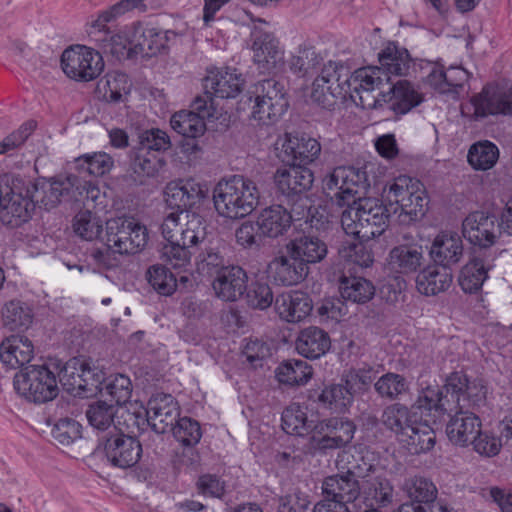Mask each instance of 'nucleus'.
Here are the masks:
<instances>
[{
  "label": "nucleus",
  "mask_w": 512,
  "mask_h": 512,
  "mask_svg": "<svg viewBox=\"0 0 512 512\" xmlns=\"http://www.w3.org/2000/svg\"><path fill=\"white\" fill-rule=\"evenodd\" d=\"M380 73L378 69L360 68L350 74L342 63L328 61L314 79L310 97L326 109L347 99L363 109L372 108L380 102L374 94V87L381 83Z\"/></svg>",
  "instance_id": "f257e3e1"
},
{
  "label": "nucleus",
  "mask_w": 512,
  "mask_h": 512,
  "mask_svg": "<svg viewBox=\"0 0 512 512\" xmlns=\"http://www.w3.org/2000/svg\"><path fill=\"white\" fill-rule=\"evenodd\" d=\"M341 225L346 234L371 240L387 229L389 211L375 198L358 197L342 212Z\"/></svg>",
  "instance_id": "f03ea898"
},
{
  "label": "nucleus",
  "mask_w": 512,
  "mask_h": 512,
  "mask_svg": "<svg viewBox=\"0 0 512 512\" xmlns=\"http://www.w3.org/2000/svg\"><path fill=\"white\" fill-rule=\"evenodd\" d=\"M258 201L259 191L256 184L240 175L219 181L213 190L216 211L220 216L229 219L246 217L256 208Z\"/></svg>",
  "instance_id": "7ed1b4c3"
},
{
  "label": "nucleus",
  "mask_w": 512,
  "mask_h": 512,
  "mask_svg": "<svg viewBox=\"0 0 512 512\" xmlns=\"http://www.w3.org/2000/svg\"><path fill=\"white\" fill-rule=\"evenodd\" d=\"M337 473L326 476L321 483L323 498L343 506L354 503L361 494L363 469L350 452H342L336 460Z\"/></svg>",
  "instance_id": "20e7f679"
},
{
  "label": "nucleus",
  "mask_w": 512,
  "mask_h": 512,
  "mask_svg": "<svg viewBox=\"0 0 512 512\" xmlns=\"http://www.w3.org/2000/svg\"><path fill=\"white\" fill-rule=\"evenodd\" d=\"M147 242L146 226L133 217H117L106 222L108 250L122 255H133L142 251Z\"/></svg>",
  "instance_id": "39448f33"
},
{
  "label": "nucleus",
  "mask_w": 512,
  "mask_h": 512,
  "mask_svg": "<svg viewBox=\"0 0 512 512\" xmlns=\"http://www.w3.org/2000/svg\"><path fill=\"white\" fill-rule=\"evenodd\" d=\"M419 181L410 177L400 176L390 186L388 200L397 204L394 212L400 210L399 221L408 225L424 216L428 203L425 191Z\"/></svg>",
  "instance_id": "423d86ee"
},
{
  "label": "nucleus",
  "mask_w": 512,
  "mask_h": 512,
  "mask_svg": "<svg viewBox=\"0 0 512 512\" xmlns=\"http://www.w3.org/2000/svg\"><path fill=\"white\" fill-rule=\"evenodd\" d=\"M365 173L353 167H337L325 180L324 190L338 206L354 203L367 187Z\"/></svg>",
  "instance_id": "0eeeda50"
},
{
  "label": "nucleus",
  "mask_w": 512,
  "mask_h": 512,
  "mask_svg": "<svg viewBox=\"0 0 512 512\" xmlns=\"http://www.w3.org/2000/svg\"><path fill=\"white\" fill-rule=\"evenodd\" d=\"M132 386H105V392L101 390L103 399L91 403L86 410L88 423L99 431L108 430L114 421L116 407H121L129 402L132 396Z\"/></svg>",
  "instance_id": "6e6552de"
},
{
  "label": "nucleus",
  "mask_w": 512,
  "mask_h": 512,
  "mask_svg": "<svg viewBox=\"0 0 512 512\" xmlns=\"http://www.w3.org/2000/svg\"><path fill=\"white\" fill-rule=\"evenodd\" d=\"M61 64L64 73L76 81L94 80L104 69L101 54L85 46L66 49L61 57Z\"/></svg>",
  "instance_id": "1a4fd4ad"
},
{
  "label": "nucleus",
  "mask_w": 512,
  "mask_h": 512,
  "mask_svg": "<svg viewBox=\"0 0 512 512\" xmlns=\"http://www.w3.org/2000/svg\"><path fill=\"white\" fill-rule=\"evenodd\" d=\"M103 452L107 461L120 469L132 468L138 464L142 453L140 441L113 427L103 438Z\"/></svg>",
  "instance_id": "9d476101"
},
{
  "label": "nucleus",
  "mask_w": 512,
  "mask_h": 512,
  "mask_svg": "<svg viewBox=\"0 0 512 512\" xmlns=\"http://www.w3.org/2000/svg\"><path fill=\"white\" fill-rule=\"evenodd\" d=\"M273 179L277 191L295 201L293 205L298 210L308 208L307 200L303 198V195L311 189L314 182V175L310 168L288 164V167L277 169Z\"/></svg>",
  "instance_id": "9b49d317"
},
{
  "label": "nucleus",
  "mask_w": 512,
  "mask_h": 512,
  "mask_svg": "<svg viewBox=\"0 0 512 512\" xmlns=\"http://www.w3.org/2000/svg\"><path fill=\"white\" fill-rule=\"evenodd\" d=\"M29 188L35 205L39 204L49 210L55 208L62 200L76 198V191L80 189V178L73 174L57 176L31 184Z\"/></svg>",
  "instance_id": "f8f14e48"
},
{
  "label": "nucleus",
  "mask_w": 512,
  "mask_h": 512,
  "mask_svg": "<svg viewBox=\"0 0 512 512\" xmlns=\"http://www.w3.org/2000/svg\"><path fill=\"white\" fill-rule=\"evenodd\" d=\"M35 206L30 188L23 189L20 181L17 184L13 183L9 192L4 195L0 207V221L5 225L17 227L28 221Z\"/></svg>",
  "instance_id": "ddd939ff"
},
{
  "label": "nucleus",
  "mask_w": 512,
  "mask_h": 512,
  "mask_svg": "<svg viewBox=\"0 0 512 512\" xmlns=\"http://www.w3.org/2000/svg\"><path fill=\"white\" fill-rule=\"evenodd\" d=\"M469 107L472 108L475 119L497 114L512 115V86H485L479 94L471 98Z\"/></svg>",
  "instance_id": "4468645a"
},
{
  "label": "nucleus",
  "mask_w": 512,
  "mask_h": 512,
  "mask_svg": "<svg viewBox=\"0 0 512 512\" xmlns=\"http://www.w3.org/2000/svg\"><path fill=\"white\" fill-rule=\"evenodd\" d=\"M180 417V407L171 394H154L147 403L145 419L157 434L170 431Z\"/></svg>",
  "instance_id": "2eb2a0df"
},
{
  "label": "nucleus",
  "mask_w": 512,
  "mask_h": 512,
  "mask_svg": "<svg viewBox=\"0 0 512 512\" xmlns=\"http://www.w3.org/2000/svg\"><path fill=\"white\" fill-rule=\"evenodd\" d=\"M306 266L285 244L283 250L269 262L267 272L277 284L292 286L301 283L309 274Z\"/></svg>",
  "instance_id": "dca6fc26"
},
{
  "label": "nucleus",
  "mask_w": 512,
  "mask_h": 512,
  "mask_svg": "<svg viewBox=\"0 0 512 512\" xmlns=\"http://www.w3.org/2000/svg\"><path fill=\"white\" fill-rule=\"evenodd\" d=\"M501 223L497 224L494 215L475 211L470 213L462 223L463 236L474 245L483 248L492 246L501 233Z\"/></svg>",
  "instance_id": "f3484780"
},
{
  "label": "nucleus",
  "mask_w": 512,
  "mask_h": 512,
  "mask_svg": "<svg viewBox=\"0 0 512 512\" xmlns=\"http://www.w3.org/2000/svg\"><path fill=\"white\" fill-rule=\"evenodd\" d=\"M170 34L174 35L170 31H160L135 23L129 42L132 45V53H135V58H151L164 53L168 48Z\"/></svg>",
  "instance_id": "a211bd4d"
},
{
  "label": "nucleus",
  "mask_w": 512,
  "mask_h": 512,
  "mask_svg": "<svg viewBox=\"0 0 512 512\" xmlns=\"http://www.w3.org/2000/svg\"><path fill=\"white\" fill-rule=\"evenodd\" d=\"M304 217V209L298 210L295 205H293L291 211H288L282 205H272L263 209L258 215V229L260 235L277 238L290 228L293 219L300 220Z\"/></svg>",
  "instance_id": "6ab92c4d"
},
{
  "label": "nucleus",
  "mask_w": 512,
  "mask_h": 512,
  "mask_svg": "<svg viewBox=\"0 0 512 512\" xmlns=\"http://www.w3.org/2000/svg\"><path fill=\"white\" fill-rule=\"evenodd\" d=\"M252 38L254 61L258 67L267 72L279 70L283 65L284 57L278 40L259 26L254 27Z\"/></svg>",
  "instance_id": "aec40b11"
},
{
  "label": "nucleus",
  "mask_w": 512,
  "mask_h": 512,
  "mask_svg": "<svg viewBox=\"0 0 512 512\" xmlns=\"http://www.w3.org/2000/svg\"><path fill=\"white\" fill-rule=\"evenodd\" d=\"M390 85L387 92L380 91L378 95L375 94L376 99L380 102L371 109L387 105L396 114H405L422 102L421 94L407 80H399Z\"/></svg>",
  "instance_id": "412c9836"
},
{
  "label": "nucleus",
  "mask_w": 512,
  "mask_h": 512,
  "mask_svg": "<svg viewBox=\"0 0 512 512\" xmlns=\"http://www.w3.org/2000/svg\"><path fill=\"white\" fill-rule=\"evenodd\" d=\"M425 386L418 395V408L428 412H434L435 418L443 416L451 411L459 400V393L463 391L462 386Z\"/></svg>",
  "instance_id": "4be33fe9"
},
{
  "label": "nucleus",
  "mask_w": 512,
  "mask_h": 512,
  "mask_svg": "<svg viewBox=\"0 0 512 512\" xmlns=\"http://www.w3.org/2000/svg\"><path fill=\"white\" fill-rule=\"evenodd\" d=\"M380 66H369L381 71L379 77L381 83L374 87L381 90L385 85L392 84L391 76H405L410 68V57L408 51L399 49L396 45L389 44L378 54Z\"/></svg>",
  "instance_id": "5701e85b"
},
{
  "label": "nucleus",
  "mask_w": 512,
  "mask_h": 512,
  "mask_svg": "<svg viewBox=\"0 0 512 512\" xmlns=\"http://www.w3.org/2000/svg\"><path fill=\"white\" fill-rule=\"evenodd\" d=\"M284 161L293 166L307 167L314 162L320 152L321 145L311 137L294 136L285 134V141L282 144Z\"/></svg>",
  "instance_id": "b1692460"
},
{
  "label": "nucleus",
  "mask_w": 512,
  "mask_h": 512,
  "mask_svg": "<svg viewBox=\"0 0 512 512\" xmlns=\"http://www.w3.org/2000/svg\"><path fill=\"white\" fill-rule=\"evenodd\" d=\"M247 274L240 266L222 267L213 281L217 297L224 301H236L247 288Z\"/></svg>",
  "instance_id": "393cba45"
},
{
  "label": "nucleus",
  "mask_w": 512,
  "mask_h": 512,
  "mask_svg": "<svg viewBox=\"0 0 512 512\" xmlns=\"http://www.w3.org/2000/svg\"><path fill=\"white\" fill-rule=\"evenodd\" d=\"M481 426V420L476 414L460 410L450 416L445 432L450 442L464 447L472 442Z\"/></svg>",
  "instance_id": "a878e982"
},
{
  "label": "nucleus",
  "mask_w": 512,
  "mask_h": 512,
  "mask_svg": "<svg viewBox=\"0 0 512 512\" xmlns=\"http://www.w3.org/2000/svg\"><path fill=\"white\" fill-rule=\"evenodd\" d=\"M274 304L279 317L291 323L300 322L312 310L309 296L302 291L282 293L276 297Z\"/></svg>",
  "instance_id": "bb28decb"
},
{
  "label": "nucleus",
  "mask_w": 512,
  "mask_h": 512,
  "mask_svg": "<svg viewBox=\"0 0 512 512\" xmlns=\"http://www.w3.org/2000/svg\"><path fill=\"white\" fill-rule=\"evenodd\" d=\"M403 491L414 507L420 506L426 512H433L435 501L438 495L436 485L428 478L414 476L406 479L403 483Z\"/></svg>",
  "instance_id": "cd10ccee"
},
{
  "label": "nucleus",
  "mask_w": 512,
  "mask_h": 512,
  "mask_svg": "<svg viewBox=\"0 0 512 512\" xmlns=\"http://www.w3.org/2000/svg\"><path fill=\"white\" fill-rule=\"evenodd\" d=\"M429 253L435 264L450 269L463 256L462 240L455 233H441L435 237Z\"/></svg>",
  "instance_id": "c85d7f7f"
},
{
  "label": "nucleus",
  "mask_w": 512,
  "mask_h": 512,
  "mask_svg": "<svg viewBox=\"0 0 512 512\" xmlns=\"http://www.w3.org/2000/svg\"><path fill=\"white\" fill-rule=\"evenodd\" d=\"M331 347L329 334L316 326L302 329L296 338L297 352L308 359H318Z\"/></svg>",
  "instance_id": "c756f323"
},
{
  "label": "nucleus",
  "mask_w": 512,
  "mask_h": 512,
  "mask_svg": "<svg viewBox=\"0 0 512 512\" xmlns=\"http://www.w3.org/2000/svg\"><path fill=\"white\" fill-rule=\"evenodd\" d=\"M32 342L25 336L12 335L0 345L1 361L8 367L16 369L29 363L33 358Z\"/></svg>",
  "instance_id": "7c9ffc66"
},
{
  "label": "nucleus",
  "mask_w": 512,
  "mask_h": 512,
  "mask_svg": "<svg viewBox=\"0 0 512 512\" xmlns=\"http://www.w3.org/2000/svg\"><path fill=\"white\" fill-rule=\"evenodd\" d=\"M424 261L421 246L399 245L391 249L388 256V268L390 271L409 275L418 271Z\"/></svg>",
  "instance_id": "2f4dec72"
},
{
  "label": "nucleus",
  "mask_w": 512,
  "mask_h": 512,
  "mask_svg": "<svg viewBox=\"0 0 512 512\" xmlns=\"http://www.w3.org/2000/svg\"><path fill=\"white\" fill-rule=\"evenodd\" d=\"M453 274L448 267L436 264L428 266L416 277L417 290L426 296H434L446 291L452 284Z\"/></svg>",
  "instance_id": "473e14b6"
},
{
  "label": "nucleus",
  "mask_w": 512,
  "mask_h": 512,
  "mask_svg": "<svg viewBox=\"0 0 512 512\" xmlns=\"http://www.w3.org/2000/svg\"><path fill=\"white\" fill-rule=\"evenodd\" d=\"M244 80L235 71L221 70L210 72L204 78V88L219 98H234L243 89Z\"/></svg>",
  "instance_id": "72a5a7b5"
},
{
  "label": "nucleus",
  "mask_w": 512,
  "mask_h": 512,
  "mask_svg": "<svg viewBox=\"0 0 512 512\" xmlns=\"http://www.w3.org/2000/svg\"><path fill=\"white\" fill-rule=\"evenodd\" d=\"M362 503L385 508L394 501V488L390 480L383 476L371 477L361 485Z\"/></svg>",
  "instance_id": "f704fd0d"
},
{
  "label": "nucleus",
  "mask_w": 512,
  "mask_h": 512,
  "mask_svg": "<svg viewBox=\"0 0 512 512\" xmlns=\"http://www.w3.org/2000/svg\"><path fill=\"white\" fill-rule=\"evenodd\" d=\"M286 244L306 266L321 262L328 253L327 244L317 236L303 235Z\"/></svg>",
  "instance_id": "c9c22d12"
},
{
  "label": "nucleus",
  "mask_w": 512,
  "mask_h": 512,
  "mask_svg": "<svg viewBox=\"0 0 512 512\" xmlns=\"http://www.w3.org/2000/svg\"><path fill=\"white\" fill-rule=\"evenodd\" d=\"M349 386H318L309 392V399L333 412H344L351 404L353 395Z\"/></svg>",
  "instance_id": "e433bc0d"
},
{
  "label": "nucleus",
  "mask_w": 512,
  "mask_h": 512,
  "mask_svg": "<svg viewBox=\"0 0 512 512\" xmlns=\"http://www.w3.org/2000/svg\"><path fill=\"white\" fill-rule=\"evenodd\" d=\"M411 454L425 453L431 450L436 442L433 428L426 422L415 418L407 432L403 433L401 441Z\"/></svg>",
  "instance_id": "4c0bfd02"
},
{
  "label": "nucleus",
  "mask_w": 512,
  "mask_h": 512,
  "mask_svg": "<svg viewBox=\"0 0 512 512\" xmlns=\"http://www.w3.org/2000/svg\"><path fill=\"white\" fill-rule=\"evenodd\" d=\"M339 290L344 300L357 304H365L375 295L373 283L359 276H342L339 282Z\"/></svg>",
  "instance_id": "58836bf2"
},
{
  "label": "nucleus",
  "mask_w": 512,
  "mask_h": 512,
  "mask_svg": "<svg viewBox=\"0 0 512 512\" xmlns=\"http://www.w3.org/2000/svg\"><path fill=\"white\" fill-rule=\"evenodd\" d=\"M96 32V40L100 42V48L104 53L111 55L116 60H131L135 59V53H132V45L130 42V37H126L122 33H116L113 35H109V28L106 26V31H99L98 28H95Z\"/></svg>",
  "instance_id": "ea45409f"
},
{
  "label": "nucleus",
  "mask_w": 512,
  "mask_h": 512,
  "mask_svg": "<svg viewBox=\"0 0 512 512\" xmlns=\"http://www.w3.org/2000/svg\"><path fill=\"white\" fill-rule=\"evenodd\" d=\"M183 219L185 222L181 225L176 241L195 251L199 245L202 247L205 244V221L197 213H184Z\"/></svg>",
  "instance_id": "a19ab883"
},
{
  "label": "nucleus",
  "mask_w": 512,
  "mask_h": 512,
  "mask_svg": "<svg viewBox=\"0 0 512 512\" xmlns=\"http://www.w3.org/2000/svg\"><path fill=\"white\" fill-rule=\"evenodd\" d=\"M486 278L487 268L484 260L475 257L461 269L458 281L464 292L475 293L482 287Z\"/></svg>",
  "instance_id": "79ce46f5"
},
{
  "label": "nucleus",
  "mask_w": 512,
  "mask_h": 512,
  "mask_svg": "<svg viewBox=\"0 0 512 512\" xmlns=\"http://www.w3.org/2000/svg\"><path fill=\"white\" fill-rule=\"evenodd\" d=\"M275 375L279 384H302L312 378L313 370L306 361L288 360L276 369Z\"/></svg>",
  "instance_id": "37998d69"
},
{
  "label": "nucleus",
  "mask_w": 512,
  "mask_h": 512,
  "mask_svg": "<svg viewBox=\"0 0 512 512\" xmlns=\"http://www.w3.org/2000/svg\"><path fill=\"white\" fill-rule=\"evenodd\" d=\"M498 158V147L490 141H481L473 144L467 155L469 164L475 170L481 171L493 168Z\"/></svg>",
  "instance_id": "c03bdc74"
},
{
  "label": "nucleus",
  "mask_w": 512,
  "mask_h": 512,
  "mask_svg": "<svg viewBox=\"0 0 512 512\" xmlns=\"http://www.w3.org/2000/svg\"><path fill=\"white\" fill-rule=\"evenodd\" d=\"M33 320L31 309L24 303L12 300L2 309L3 325L11 331L28 328Z\"/></svg>",
  "instance_id": "a18cd8bd"
},
{
  "label": "nucleus",
  "mask_w": 512,
  "mask_h": 512,
  "mask_svg": "<svg viewBox=\"0 0 512 512\" xmlns=\"http://www.w3.org/2000/svg\"><path fill=\"white\" fill-rule=\"evenodd\" d=\"M282 429L290 435L304 436L310 433L311 420L298 404H291L282 412Z\"/></svg>",
  "instance_id": "49530a36"
},
{
  "label": "nucleus",
  "mask_w": 512,
  "mask_h": 512,
  "mask_svg": "<svg viewBox=\"0 0 512 512\" xmlns=\"http://www.w3.org/2000/svg\"><path fill=\"white\" fill-rule=\"evenodd\" d=\"M416 413H410L407 407L395 404L387 407L382 415L383 424L395 432L399 440L404 432H407L410 424L415 423Z\"/></svg>",
  "instance_id": "de8ad7c7"
},
{
  "label": "nucleus",
  "mask_w": 512,
  "mask_h": 512,
  "mask_svg": "<svg viewBox=\"0 0 512 512\" xmlns=\"http://www.w3.org/2000/svg\"><path fill=\"white\" fill-rule=\"evenodd\" d=\"M131 84L125 73L114 72L109 73L97 84L99 92L103 93V97L109 102H119L123 95H127L130 91Z\"/></svg>",
  "instance_id": "09e8293b"
},
{
  "label": "nucleus",
  "mask_w": 512,
  "mask_h": 512,
  "mask_svg": "<svg viewBox=\"0 0 512 512\" xmlns=\"http://www.w3.org/2000/svg\"><path fill=\"white\" fill-rule=\"evenodd\" d=\"M174 131L184 137L196 138L204 134L206 125L201 116L192 111H179L170 120Z\"/></svg>",
  "instance_id": "8fccbe9b"
},
{
  "label": "nucleus",
  "mask_w": 512,
  "mask_h": 512,
  "mask_svg": "<svg viewBox=\"0 0 512 512\" xmlns=\"http://www.w3.org/2000/svg\"><path fill=\"white\" fill-rule=\"evenodd\" d=\"M379 372L371 367H363L359 369H350L345 375V384H369L377 381L375 384H401L403 378L394 373H387L378 376Z\"/></svg>",
  "instance_id": "3c124183"
},
{
  "label": "nucleus",
  "mask_w": 512,
  "mask_h": 512,
  "mask_svg": "<svg viewBox=\"0 0 512 512\" xmlns=\"http://www.w3.org/2000/svg\"><path fill=\"white\" fill-rule=\"evenodd\" d=\"M145 2L146 0H121L107 10L102 11L97 19L92 22V28H98L100 32L106 31L107 23L116 20L127 12L134 9L146 11L147 6Z\"/></svg>",
  "instance_id": "603ef678"
},
{
  "label": "nucleus",
  "mask_w": 512,
  "mask_h": 512,
  "mask_svg": "<svg viewBox=\"0 0 512 512\" xmlns=\"http://www.w3.org/2000/svg\"><path fill=\"white\" fill-rule=\"evenodd\" d=\"M170 431L174 438L185 447L196 446L202 437L200 423L190 417H179Z\"/></svg>",
  "instance_id": "864d4df0"
},
{
  "label": "nucleus",
  "mask_w": 512,
  "mask_h": 512,
  "mask_svg": "<svg viewBox=\"0 0 512 512\" xmlns=\"http://www.w3.org/2000/svg\"><path fill=\"white\" fill-rule=\"evenodd\" d=\"M146 279L156 292L164 296L173 294L177 287L173 273L160 264L148 268Z\"/></svg>",
  "instance_id": "5fc2aeb1"
},
{
  "label": "nucleus",
  "mask_w": 512,
  "mask_h": 512,
  "mask_svg": "<svg viewBox=\"0 0 512 512\" xmlns=\"http://www.w3.org/2000/svg\"><path fill=\"white\" fill-rule=\"evenodd\" d=\"M82 365L78 357L71 358L65 364H62L58 359H50L49 370L52 372L51 376L53 377L50 384H56L57 382L60 384H72V382H77V373Z\"/></svg>",
  "instance_id": "6e6d98bb"
},
{
  "label": "nucleus",
  "mask_w": 512,
  "mask_h": 512,
  "mask_svg": "<svg viewBox=\"0 0 512 512\" xmlns=\"http://www.w3.org/2000/svg\"><path fill=\"white\" fill-rule=\"evenodd\" d=\"M195 257L196 267L199 273L212 275L224 266V257L217 248L203 245Z\"/></svg>",
  "instance_id": "4d7b16f0"
},
{
  "label": "nucleus",
  "mask_w": 512,
  "mask_h": 512,
  "mask_svg": "<svg viewBox=\"0 0 512 512\" xmlns=\"http://www.w3.org/2000/svg\"><path fill=\"white\" fill-rule=\"evenodd\" d=\"M365 240L358 242H351L344 245L340 254L347 262L358 265L362 268L371 266L374 262V256L370 247L365 243Z\"/></svg>",
  "instance_id": "13d9d810"
},
{
  "label": "nucleus",
  "mask_w": 512,
  "mask_h": 512,
  "mask_svg": "<svg viewBox=\"0 0 512 512\" xmlns=\"http://www.w3.org/2000/svg\"><path fill=\"white\" fill-rule=\"evenodd\" d=\"M73 228L75 233L81 238L92 241L101 234L102 223L90 211H82L75 216Z\"/></svg>",
  "instance_id": "bf43d9fd"
},
{
  "label": "nucleus",
  "mask_w": 512,
  "mask_h": 512,
  "mask_svg": "<svg viewBox=\"0 0 512 512\" xmlns=\"http://www.w3.org/2000/svg\"><path fill=\"white\" fill-rule=\"evenodd\" d=\"M253 93L256 95V99L262 100L264 97H272V100H274L273 107L275 109H280L281 105H288V101L285 97V86L276 79L269 78L259 81L255 85Z\"/></svg>",
  "instance_id": "052dcab7"
},
{
  "label": "nucleus",
  "mask_w": 512,
  "mask_h": 512,
  "mask_svg": "<svg viewBox=\"0 0 512 512\" xmlns=\"http://www.w3.org/2000/svg\"><path fill=\"white\" fill-rule=\"evenodd\" d=\"M77 167L90 175L102 176L113 166V159L104 152L83 155L76 159Z\"/></svg>",
  "instance_id": "680f3d73"
},
{
  "label": "nucleus",
  "mask_w": 512,
  "mask_h": 512,
  "mask_svg": "<svg viewBox=\"0 0 512 512\" xmlns=\"http://www.w3.org/2000/svg\"><path fill=\"white\" fill-rule=\"evenodd\" d=\"M194 250L174 241L165 244L161 249V259L173 268H184L191 260Z\"/></svg>",
  "instance_id": "e2e57ef3"
},
{
  "label": "nucleus",
  "mask_w": 512,
  "mask_h": 512,
  "mask_svg": "<svg viewBox=\"0 0 512 512\" xmlns=\"http://www.w3.org/2000/svg\"><path fill=\"white\" fill-rule=\"evenodd\" d=\"M272 97L256 99L252 108V118L259 124L268 125L277 121L286 111L288 105H281L280 109H275Z\"/></svg>",
  "instance_id": "0e129e2a"
},
{
  "label": "nucleus",
  "mask_w": 512,
  "mask_h": 512,
  "mask_svg": "<svg viewBox=\"0 0 512 512\" xmlns=\"http://www.w3.org/2000/svg\"><path fill=\"white\" fill-rule=\"evenodd\" d=\"M15 392L29 403L44 404L59 394V386H13Z\"/></svg>",
  "instance_id": "69168bd1"
},
{
  "label": "nucleus",
  "mask_w": 512,
  "mask_h": 512,
  "mask_svg": "<svg viewBox=\"0 0 512 512\" xmlns=\"http://www.w3.org/2000/svg\"><path fill=\"white\" fill-rule=\"evenodd\" d=\"M51 375L49 362L43 365L22 366L14 376V384H50L51 379H53Z\"/></svg>",
  "instance_id": "338daca9"
},
{
  "label": "nucleus",
  "mask_w": 512,
  "mask_h": 512,
  "mask_svg": "<svg viewBox=\"0 0 512 512\" xmlns=\"http://www.w3.org/2000/svg\"><path fill=\"white\" fill-rule=\"evenodd\" d=\"M82 426L71 418L59 419L52 428V437L62 445H69L81 438Z\"/></svg>",
  "instance_id": "774afa93"
}]
</instances>
